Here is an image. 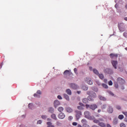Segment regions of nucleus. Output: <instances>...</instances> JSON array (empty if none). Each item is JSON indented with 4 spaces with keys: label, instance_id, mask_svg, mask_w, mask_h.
<instances>
[{
    "label": "nucleus",
    "instance_id": "f257e3e1",
    "mask_svg": "<svg viewBox=\"0 0 127 127\" xmlns=\"http://www.w3.org/2000/svg\"><path fill=\"white\" fill-rule=\"evenodd\" d=\"M87 94L88 95V96L87 98H84L82 100L83 103L84 104H87L88 103V101H94V99L97 97V95L93 91H88L87 92Z\"/></svg>",
    "mask_w": 127,
    "mask_h": 127
},
{
    "label": "nucleus",
    "instance_id": "f03ea898",
    "mask_svg": "<svg viewBox=\"0 0 127 127\" xmlns=\"http://www.w3.org/2000/svg\"><path fill=\"white\" fill-rule=\"evenodd\" d=\"M84 117L88 120H95V117L94 116H91V113L90 112L86 111L84 113Z\"/></svg>",
    "mask_w": 127,
    "mask_h": 127
},
{
    "label": "nucleus",
    "instance_id": "7ed1b4c3",
    "mask_svg": "<svg viewBox=\"0 0 127 127\" xmlns=\"http://www.w3.org/2000/svg\"><path fill=\"white\" fill-rule=\"evenodd\" d=\"M85 107L87 109H90V110H92V111H95V109L98 108V105H97L96 104L91 105L86 104Z\"/></svg>",
    "mask_w": 127,
    "mask_h": 127
},
{
    "label": "nucleus",
    "instance_id": "20e7f679",
    "mask_svg": "<svg viewBox=\"0 0 127 127\" xmlns=\"http://www.w3.org/2000/svg\"><path fill=\"white\" fill-rule=\"evenodd\" d=\"M82 116V112L80 111H75V117L76 118L77 121L81 118Z\"/></svg>",
    "mask_w": 127,
    "mask_h": 127
},
{
    "label": "nucleus",
    "instance_id": "39448f33",
    "mask_svg": "<svg viewBox=\"0 0 127 127\" xmlns=\"http://www.w3.org/2000/svg\"><path fill=\"white\" fill-rule=\"evenodd\" d=\"M69 86L71 88V89H73V90H77V89L79 88L77 84L73 83H69Z\"/></svg>",
    "mask_w": 127,
    "mask_h": 127
},
{
    "label": "nucleus",
    "instance_id": "423d86ee",
    "mask_svg": "<svg viewBox=\"0 0 127 127\" xmlns=\"http://www.w3.org/2000/svg\"><path fill=\"white\" fill-rule=\"evenodd\" d=\"M118 27L119 30L121 32H123V31H125V28H124V23H120L118 24Z\"/></svg>",
    "mask_w": 127,
    "mask_h": 127
},
{
    "label": "nucleus",
    "instance_id": "0eeeda50",
    "mask_svg": "<svg viewBox=\"0 0 127 127\" xmlns=\"http://www.w3.org/2000/svg\"><path fill=\"white\" fill-rule=\"evenodd\" d=\"M117 82H118V83H119V84H121V85H123V84H125V83H126L125 79H124L121 77H119L117 79Z\"/></svg>",
    "mask_w": 127,
    "mask_h": 127
},
{
    "label": "nucleus",
    "instance_id": "6e6552de",
    "mask_svg": "<svg viewBox=\"0 0 127 127\" xmlns=\"http://www.w3.org/2000/svg\"><path fill=\"white\" fill-rule=\"evenodd\" d=\"M107 112L109 114H113L114 108L112 106L109 105L107 108Z\"/></svg>",
    "mask_w": 127,
    "mask_h": 127
},
{
    "label": "nucleus",
    "instance_id": "1a4fd4ad",
    "mask_svg": "<svg viewBox=\"0 0 127 127\" xmlns=\"http://www.w3.org/2000/svg\"><path fill=\"white\" fill-rule=\"evenodd\" d=\"M72 74V72H71L70 70H66L64 72V75L65 76H70Z\"/></svg>",
    "mask_w": 127,
    "mask_h": 127
},
{
    "label": "nucleus",
    "instance_id": "9d476101",
    "mask_svg": "<svg viewBox=\"0 0 127 127\" xmlns=\"http://www.w3.org/2000/svg\"><path fill=\"white\" fill-rule=\"evenodd\" d=\"M104 73H107V74H113V70L110 68H106L104 69Z\"/></svg>",
    "mask_w": 127,
    "mask_h": 127
},
{
    "label": "nucleus",
    "instance_id": "9b49d317",
    "mask_svg": "<svg viewBox=\"0 0 127 127\" xmlns=\"http://www.w3.org/2000/svg\"><path fill=\"white\" fill-rule=\"evenodd\" d=\"M111 63L115 69H117V65H118V61H112Z\"/></svg>",
    "mask_w": 127,
    "mask_h": 127
},
{
    "label": "nucleus",
    "instance_id": "f8f14e48",
    "mask_svg": "<svg viewBox=\"0 0 127 127\" xmlns=\"http://www.w3.org/2000/svg\"><path fill=\"white\" fill-rule=\"evenodd\" d=\"M118 56H119L118 54H110V57L111 59H114V58H118Z\"/></svg>",
    "mask_w": 127,
    "mask_h": 127
},
{
    "label": "nucleus",
    "instance_id": "ddd939ff",
    "mask_svg": "<svg viewBox=\"0 0 127 127\" xmlns=\"http://www.w3.org/2000/svg\"><path fill=\"white\" fill-rule=\"evenodd\" d=\"M55 108H57V107H58V106H60V102H59V101L58 100H55L54 103Z\"/></svg>",
    "mask_w": 127,
    "mask_h": 127
},
{
    "label": "nucleus",
    "instance_id": "4468645a",
    "mask_svg": "<svg viewBox=\"0 0 127 127\" xmlns=\"http://www.w3.org/2000/svg\"><path fill=\"white\" fill-rule=\"evenodd\" d=\"M118 123H119V119H118V118H114L113 121V125H114V126H116L118 125Z\"/></svg>",
    "mask_w": 127,
    "mask_h": 127
},
{
    "label": "nucleus",
    "instance_id": "2eb2a0df",
    "mask_svg": "<svg viewBox=\"0 0 127 127\" xmlns=\"http://www.w3.org/2000/svg\"><path fill=\"white\" fill-rule=\"evenodd\" d=\"M58 117H59V119H63L65 118V114H64V113H61L59 115Z\"/></svg>",
    "mask_w": 127,
    "mask_h": 127
},
{
    "label": "nucleus",
    "instance_id": "dca6fc26",
    "mask_svg": "<svg viewBox=\"0 0 127 127\" xmlns=\"http://www.w3.org/2000/svg\"><path fill=\"white\" fill-rule=\"evenodd\" d=\"M86 81H87V82L89 85H93V81L91 80L90 78H86Z\"/></svg>",
    "mask_w": 127,
    "mask_h": 127
},
{
    "label": "nucleus",
    "instance_id": "f3484780",
    "mask_svg": "<svg viewBox=\"0 0 127 127\" xmlns=\"http://www.w3.org/2000/svg\"><path fill=\"white\" fill-rule=\"evenodd\" d=\"M63 96L64 98V99H65V100H66V101L70 100V98H69V96H68V95H67L66 94L64 93L63 94Z\"/></svg>",
    "mask_w": 127,
    "mask_h": 127
},
{
    "label": "nucleus",
    "instance_id": "a211bd4d",
    "mask_svg": "<svg viewBox=\"0 0 127 127\" xmlns=\"http://www.w3.org/2000/svg\"><path fill=\"white\" fill-rule=\"evenodd\" d=\"M65 110L67 113H72L73 112V110L71 109L70 107H67L65 108Z\"/></svg>",
    "mask_w": 127,
    "mask_h": 127
},
{
    "label": "nucleus",
    "instance_id": "6ab92c4d",
    "mask_svg": "<svg viewBox=\"0 0 127 127\" xmlns=\"http://www.w3.org/2000/svg\"><path fill=\"white\" fill-rule=\"evenodd\" d=\"M65 92L67 94V95H72V91H71V90H70V89H67Z\"/></svg>",
    "mask_w": 127,
    "mask_h": 127
},
{
    "label": "nucleus",
    "instance_id": "aec40b11",
    "mask_svg": "<svg viewBox=\"0 0 127 127\" xmlns=\"http://www.w3.org/2000/svg\"><path fill=\"white\" fill-rule=\"evenodd\" d=\"M81 123L82 124H83V126H85L87 125V123H88V122L87 121V120H86V119H82L81 120Z\"/></svg>",
    "mask_w": 127,
    "mask_h": 127
},
{
    "label": "nucleus",
    "instance_id": "412c9836",
    "mask_svg": "<svg viewBox=\"0 0 127 127\" xmlns=\"http://www.w3.org/2000/svg\"><path fill=\"white\" fill-rule=\"evenodd\" d=\"M99 98L100 99V100H101V101H106L107 100V99H106V98L101 96V95H99Z\"/></svg>",
    "mask_w": 127,
    "mask_h": 127
},
{
    "label": "nucleus",
    "instance_id": "4be33fe9",
    "mask_svg": "<svg viewBox=\"0 0 127 127\" xmlns=\"http://www.w3.org/2000/svg\"><path fill=\"white\" fill-rule=\"evenodd\" d=\"M100 121L101 122L103 121V119H99V120H94L93 121L94 123H95V124H100Z\"/></svg>",
    "mask_w": 127,
    "mask_h": 127
},
{
    "label": "nucleus",
    "instance_id": "5701e85b",
    "mask_svg": "<svg viewBox=\"0 0 127 127\" xmlns=\"http://www.w3.org/2000/svg\"><path fill=\"white\" fill-rule=\"evenodd\" d=\"M47 124L48 125V127H55L54 125H52L51 122H47Z\"/></svg>",
    "mask_w": 127,
    "mask_h": 127
},
{
    "label": "nucleus",
    "instance_id": "b1692460",
    "mask_svg": "<svg viewBox=\"0 0 127 127\" xmlns=\"http://www.w3.org/2000/svg\"><path fill=\"white\" fill-rule=\"evenodd\" d=\"M51 118L53 120H55L56 121L57 120V117H56V115L55 114H52L51 115Z\"/></svg>",
    "mask_w": 127,
    "mask_h": 127
},
{
    "label": "nucleus",
    "instance_id": "393cba45",
    "mask_svg": "<svg viewBox=\"0 0 127 127\" xmlns=\"http://www.w3.org/2000/svg\"><path fill=\"white\" fill-rule=\"evenodd\" d=\"M101 86L104 88V89H108V88H109V86H108V85H107V84H105V83H102L101 84Z\"/></svg>",
    "mask_w": 127,
    "mask_h": 127
},
{
    "label": "nucleus",
    "instance_id": "a878e982",
    "mask_svg": "<svg viewBox=\"0 0 127 127\" xmlns=\"http://www.w3.org/2000/svg\"><path fill=\"white\" fill-rule=\"evenodd\" d=\"M97 75H98L100 79H101V80H103V79H104V78H105V77L104 76V74H99V73Z\"/></svg>",
    "mask_w": 127,
    "mask_h": 127
},
{
    "label": "nucleus",
    "instance_id": "bb28decb",
    "mask_svg": "<svg viewBox=\"0 0 127 127\" xmlns=\"http://www.w3.org/2000/svg\"><path fill=\"white\" fill-rule=\"evenodd\" d=\"M98 125L100 126V127H106V124H105L104 123H99Z\"/></svg>",
    "mask_w": 127,
    "mask_h": 127
},
{
    "label": "nucleus",
    "instance_id": "cd10ccee",
    "mask_svg": "<svg viewBox=\"0 0 127 127\" xmlns=\"http://www.w3.org/2000/svg\"><path fill=\"white\" fill-rule=\"evenodd\" d=\"M58 110L59 111V112H63V111H64V108L62 107H60L58 108Z\"/></svg>",
    "mask_w": 127,
    "mask_h": 127
},
{
    "label": "nucleus",
    "instance_id": "c85d7f7f",
    "mask_svg": "<svg viewBox=\"0 0 127 127\" xmlns=\"http://www.w3.org/2000/svg\"><path fill=\"white\" fill-rule=\"evenodd\" d=\"M107 104H103L102 106H101V109L102 110H105V109L107 108Z\"/></svg>",
    "mask_w": 127,
    "mask_h": 127
},
{
    "label": "nucleus",
    "instance_id": "c756f323",
    "mask_svg": "<svg viewBox=\"0 0 127 127\" xmlns=\"http://www.w3.org/2000/svg\"><path fill=\"white\" fill-rule=\"evenodd\" d=\"M93 71V73H94L96 75H99V71L97 69H94Z\"/></svg>",
    "mask_w": 127,
    "mask_h": 127
},
{
    "label": "nucleus",
    "instance_id": "7c9ffc66",
    "mask_svg": "<svg viewBox=\"0 0 127 127\" xmlns=\"http://www.w3.org/2000/svg\"><path fill=\"white\" fill-rule=\"evenodd\" d=\"M124 118V115H120L118 116V119H119V120H123Z\"/></svg>",
    "mask_w": 127,
    "mask_h": 127
},
{
    "label": "nucleus",
    "instance_id": "2f4dec72",
    "mask_svg": "<svg viewBox=\"0 0 127 127\" xmlns=\"http://www.w3.org/2000/svg\"><path fill=\"white\" fill-rule=\"evenodd\" d=\"M82 89L84 90V91H87L88 90V87L86 86H83L82 87Z\"/></svg>",
    "mask_w": 127,
    "mask_h": 127
},
{
    "label": "nucleus",
    "instance_id": "473e14b6",
    "mask_svg": "<svg viewBox=\"0 0 127 127\" xmlns=\"http://www.w3.org/2000/svg\"><path fill=\"white\" fill-rule=\"evenodd\" d=\"M28 107H29V109H32V108L33 107V104H32V103H29L28 105Z\"/></svg>",
    "mask_w": 127,
    "mask_h": 127
},
{
    "label": "nucleus",
    "instance_id": "72a5a7b5",
    "mask_svg": "<svg viewBox=\"0 0 127 127\" xmlns=\"http://www.w3.org/2000/svg\"><path fill=\"white\" fill-rule=\"evenodd\" d=\"M49 112H50V113H53V112H54V109H53V108H49Z\"/></svg>",
    "mask_w": 127,
    "mask_h": 127
},
{
    "label": "nucleus",
    "instance_id": "f704fd0d",
    "mask_svg": "<svg viewBox=\"0 0 127 127\" xmlns=\"http://www.w3.org/2000/svg\"><path fill=\"white\" fill-rule=\"evenodd\" d=\"M73 71L74 73H75L76 75H78V70L77 69V68H74L73 69Z\"/></svg>",
    "mask_w": 127,
    "mask_h": 127
},
{
    "label": "nucleus",
    "instance_id": "c9c22d12",
    "mask_svg": "<svg viewBox=\"0 0 127 127\" xmlns=\"http://www.w3.org/2000/svg\"><path fill=\"white\" fill-rule=\"evenodd\" d=\"M34 97H36V98H40V95L38 94L37 93H35V94H34Z\"/></svg>",
    "mask_w": 127,
    "mask_h": 127
},
{
    "label": "nucleus",
    "instance_id": "e433bc0d",
    "mask_svg": "<svg viewBox=\"0 0 127 127\" xmlns=\"http://www.w3.org/2000/svg\"><path fill=\"white\" fill-rule=\"evenodd\" d=\"M120 127H126V124H125V123H121L120 124Z\"/></svg>",
    "mask_w": 127,
    "mask_h": 127
},
{
    "label": "nucleus",
    "instance_id": "4c0bfd02",
    "mask_svg": "<svg viewBox=\"0 0 127 127\" xmlns=\"http://www.w3.org/2000/svg\"><path fill=\"white\" fill-rule=\"evenodd\" d=\"M42 119H43V120H46V119H47V116L46 115H43L42 116Z\"/></svg>",
    "mask_w": 127,
    "mask_h": 127
},
{
    "label": "nucleus",
    "instance_id": "58836bf2",
    "mask_svg": "<svg viewBox=\"0 0 127 127\" xmlns=\"http://www.w3.org/2000/svg\"><path fill=\"white\" fill-rule=\"evenodd\" d=\"M108 85L109 86H112L113 85V81H112V80L109 81L108 82Z\"/></svg>",
    "mask_w": 127,
    "mask_h": 127
},
{
    "label": "nucleus",
    "instance_id": "ea45409f",
    "mask_svg": "<svg viewBox=\"0 0 127 127\" xmlns=\"http://www.w3.org/2000/svg\"><path fill=\"white\" fill-rule=\"evenodd\" d=\"M42 123V121H41V120H39L37 122V124L38 125H41Z\"/></svg>",
    "mask_w": 127,
    "mask_h": 127
},
{
    "label": "nucleus",
    "instance_id": "a19ab883",
    "mask_svg": "<svg viewBox=\"0 0 127 127\" xmlns=\"http://www.w3.org/2000/svg\"><path fill=\"white\" fill-rule=\"evenodd\" d=\"M124 36H125L126 38H127V32H125L123 34Z\"/></svg>",
    "mask_w": 127,
    "mask_h": 127
},
{
    "label": "nucleus",
    "instance_id": "79ce46f5",
    "mask_svg": "<svg viewBox=\"0 0 127 127\" xmlns=\"http://www.w3.org/2000/svg\"><path fill=\"white\" fill-rule=\"evenodd\" d=\"M77 109H78V110H83V106H78V107H77Z\"/></svg>",
    "mask_w": 127,
    "mask_h": 127
},
{
    "label": "nucleus",
    "instance_id": "37998d69",
    "mask_svg": "<svg viewBox=\"0 0 127 127\" xmlns=\"http://www.w3.org/2000/svg\"><path fill=\"white\" fill-rule=\"evenodd\" d=\"M36 94L38 95H41V91L40 90H38Z\"/></svg>",
    "mask_w": 127,
    "mask_h": 127
},
{
    "label": "nucleus",
    "instance_id": "c03bdc74",
    "mask_svg": "<svg viewBox=\"0 0 127 127\" xmlns=\"http://www.w3.org/2000/svg\"><path fill=\"white\" fill-rule=\"evenodd\" d=\"M72 120H73V117L72 116H69L68 117V121H72Z\"/></svg>",
    "mask_w": 127,
    "mask_h": 127
},
{
    "label": "nucleus",
    "instance_id": "a18cd8bd",
    "mask_svg": "<svg viewBox=\"0 0 127 127\" xmlns=\"http://www.w3.org/2000/svg\"><path fill=\"white\" fill-rule=\"evenodd\" d=\"M96 83L98 85V86H101V82H100V81L97 80V81H96Z\"/></svg>",
    "mask_w": 127,
    "mask_h": 127
},
{
    "label": "nucleus",
    "instance_id": "49530a36",
    "mask_svg": "<svg viewBox=\"0 0 127 127\" xmlns=\"http://www.w3.org/2000/svg\"><path fill=\"white\" fill-rule=\"evenodd\" d=\"M122 113L125 115L126 117H127V112H122Z\"/></svg>",
    "mask_w": 127,
    "mask_h": 127
},
{
    "label": "nucleus",
    "instance_id": "de8ad7c7",
    "mask_svg": "<svg viewBox=\"0 0 127 127\" xmlns=\"http://www.w3.org/2000/svg\"><path fill=\"white\" fill-rule=\"evenodd\" d=\"M115 88H119V84H118V83H115Z\"/></svg>",
    "mask_w": 127,
    "mask_h": 127
},
{
    "label": "nucleus",
    "instance_id": "09e8293b",
    "mask_svg": "<svg viewBox=\"0 0 127 127\" xmlns=\"http://www.w3.org/2000/svg\"><path fill=\"white\" fill-rule=\"evenodd\" d=\"M116 109H117V110H121V106H116Z\"/></svg>",
    "mask_w": 127,
    "mask_h": 127
},
{
    "label": "nucleus",
    "instance_id": "8fccbe9b",
    "mask_svg": "<svg viewBox=\"0 0 127 127\" xmlns=\"http://www.w3.org/2000/svg\"><path fill=\"white\" fill-rule=\"evenodd\" d=\"M58 99H59V100H62V97H61L60 95H58Z\"/></svg>",
    "mask_w": 127,
    "mask_h": 127
},
{
    "label": "nucleus",
    "instance_id": "3c124183",
    "mask_svg": "<svg viewBox=\"0 0 127 127\" xmlns=\"http://www.w3.org/2000/svg\"><path fill=\"white\" fill-rule=\"evenodd\" d=\"M77 125H78V123H77L76 122H73L72 123V125L73 126H77Z\"/></svg>",
    "mask_w": 127,
    "mask_h": 127
},
{
    "label": "nucleus",
    "instance_id": "603ef678",
    "mask_svg": "<svg viewBox=\"0 0 127 127\" xmlns=\"http://www.w3.org/2000/svg\"><path fill=\"white\" fill-rule=\"evenodd\" d=\"M115 7L116 8H118V7H119V5H118V4H116L115 5Z\"/></svg>",
    "mask_w": 127,
    "mask_h": 127
},
{
    "label": "nucleus",
    "instance_id": "864d4df0",
    "mask_svg": "<svg viewBox=\"0 0 127 127\" xmlns=\"http://www.w3.org/2000/svg\"><path fill=\"white\" fill-rule=\"evenodd\" d=\"M79 105L80 106H81V107H83V106H84V104H83V103H79Z\"/></svg>",
    "mask_w": 127,
    "mask_h": 127
},
{
    "label": "nucleus",
    "instance_id": "5fc2aeb1",
    "mask_svg": "<svg viewBox=\"0 0 127 127\" xmlns=\"http://www.w3.org/2000/svg\"><path fill=\"white\" fill-rule=\"evenodd\" d=\"M104 83H107V82H108V79H104Z\"/></svg>",
    "mask_w": 127,
    "mask_h": 127
},
{
    "label": "nucleus",
    "instance_id": "6e6d98bb",
    "mask_svg": "<svg viewBox=\"0 0 127 127\" xmlns=\"http://www.w3.org/2000/svg\"><path fill=\"white\" fill-rule=\"evenodd\" d=\"M107 127H112V126H111V125L110 124H107Z\"/></svg>",
    "mask_w": 127,
    "mask_h": 127
},
{
    "label": "nucleus",
    "instance_id": "4d7b16f0",
    "mask_svg": "<svg viewBox=\"0 0 127 127\" xmlns=\"http://www.w3.org/2000/svg\"><path fill=\"white\" fill-rule=\"evenodd\" d=\"M2 67V63L0 64V69H1Z\"/></svg>",
    "mask_w": 127,
    "mask_h": 127
},
{
    "label": "nucleus",
    "instance_id": "13d9d810",
    "mask_svg": "<svg viewBox=\"0 0 127 127\" xmlns=\"http://www.w3.org/2000/svg\"><path fill=\"white\" fill-rule=\"evenodd\" d=\"M110 94L111 95V96H114V94L112 92H110Z\"/></svg>",
    "mask_w": 127,
    "mask_h": 127
},
{
    "label": "nucleus",
    "instance_id": "bf43d9fd",
    "mask_svg": "<svg viewBox=\"0 0 127 127\" xmlns=\"http://www.w3.org/2000/svg\"><path fill=\"white\" fill-rule=\"evenodd\" d=\"M125 122H126V123H127V117L125 119Z\"/></svg>",
    "mask_w": 127,
    "mask_h": 127
},
{
    "label": "nucleus",
    "instance_id": "052dcab7",
    "mask_svg": "<svg viewBox=\"0 0 127 127\" xmlns=\"http://www.w3.org/2000/svg\"><path fill=\"white\" fill-rule=\"evenodd\" d=\"M121 89H122V90H125V87H124V86H122V87H121Z\"/></svg>",
    "mask_w": 127,
    "mask_h": 127
},
{
    "label": "nucleus",
    "instance_id": "680f3d73",
    "mask_svg": "<svg viewBox=\"0 0 127 127\" xmlns=\"http://www.w3.org/2000/svg\"><path fill=\"white\" fill-rule=\"evenodd\" d=\"M77 94H81V91H77Z\"/></svg>",
    "mask_w": 127,
    "mask_h": 127
},
{
    "label": "nucleus",
    "instance_id": "e2e57ef3",
    "mask_svg": "<svg viewBox=\"0 0 127 127\" xmlns=\"http://www.w3.org/2000/svg\"><path fill=\"white\" fill-rule=\"evenodd\" d=\"M125 20H126V21H127V17H125L124 18Z\"/></svg>",
    "mask_w": 127,
    "mask_h": 127
},
{
    "label": "nucleus",
    "instance_id": "0e129e2a",
    "mask_svg": "<svg viewBox=\"0 0 127 127\" xmlns=\"http://www.w3.org/2000/svg\"><path fill=\"white\" fill-rule=\"evenodd\" d=\"M98 113H101V109L98 110Z\"/></svg>",
    "mask_w": 127,
    "mask_h": 127
},
{
    "label": "nucleus",
    "instance_id": "69168bd1",
    "mask_svg": "<svg viewBox=\"0 0 127 127\" xmlns=\"http://www.w3.org/2000/svg\"><path fill=\"white\" fill-rule=\"evenodd\" d=\"M126 8H127V4L125 6Z\"/></svg>",
    "mask_w": 127,
    "mask_h": 127
},
{
    "label": "nucleus",
    "instance_id": "338daca9",
    "mask_svg": "<svg viewBox=\"0 0 127 127\" xmlns=\"http://www.w3.org/2000/svg\"><path fill=\"white\" fill-rule=\"evenodd\" d=\"M58 124H59V122H57V125H58Z\"/></svg>",
    "mask_w": 127,
    "mask_h": 127
},
{
    "label": "nucleus",
    "instance_id": "774afa93",
    "mask_svg": "<svg viewBox=\"0 0 127 127\" xmlns=\"http://www.w3.org/2000/svg\"><path fill=\"white\" fill-rule=\"evenodd\" d=\"M125 49H126V50H127V48H125Z\"/></svg>",
    "mask_w": 127,
    "mask_h": 127
}]
</instances>
